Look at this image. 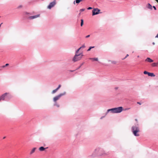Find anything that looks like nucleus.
Here are the masks:
<instances>
[{"mask_svg": "<svg viewBox=\"0 0 158 158\" xmlns=\"http://www.w3.org/2000/svg\"><path fill=\"white\" fill-rule=\"evenodd\" d=\"M108 152L101 148H97L94 150L92 154L89 156L90 158H93L96 156L104 157L107 156Z\"/></svg>", "mask_w": 158, "mask_h": 158, "instance_id": "obj_1", "label": "nucleus"}, {"mask_svg": "<svg viewBox=\"0 0 158 158\" xmlns=\"http://www.w3.org/2000/svg\"><path fill=\"white\" fill-rule=\"evenodd\" d=\"M132 132L133 134L136 136H138L139 135L138 133L140 131L139 128V127L133 126L131 128Z\"/></svg>", "mask_w": 158, "mask_h": 158, "instance_id": "obj_2", "label": "nucleus"}, {"mask_svg": "<svg viewBox=\"0 0 158 158\" xmlns=\"http://www.w3.org/2000/svg\"><path fill=\"white\" fill-rule=\"evenodd\" d=\"M123 110V107L121 106L109 109V111L112 113H119Z\"/></svg>", "mask_w": 158, "mask_h": 158, "instance_id": "obj_3", "label": "nucleus"}, {"mask_svg": "<svg viewBox=\"0 0 158 158\" xmlns=\"http://www.w3.org/2000/svg\"><path fill=\"white\" fill-rule=\"evenodd\" d=\"M83 56V55L82 53L75 54L73 58V61L74 62H76L79 60L81 59Z\"/></svg>", "mask_w": 158, "mask_h": 158, "instance_id": "obj_4", "label": "nucleus"}, {"mask_svg": "<svg viewBox=\"0 0 158 158\" xmlns=\"http://www.w3.org/2000/svg\"><path fill=\"white\" fill-rule=\"evenodd\" d=\"M66 94L65 92H64L63 93H61L59 94V95L55 96L53 98V101L54 102H56L57 100L60 99V98L62 96Z\"/></svg>", "mask_w": 158, "mask_h": 158, "instance_id": "obj_5", "label": "nucleus"}, {"mask_svg": "<svg viewBox=\"0 0 158 158\" xmlns=\"http://www.w3.org/2000/svg\"><path fill=\"white\" fill-rule=\"evenodd\" d=\"M100 10L98 8H94L92 10V15H98L100 13Z\"/></svg>", "mask_w": 158, "mask_h": 158, "instance_id": "obj_6", "label": "nucleus"}, {"mask_svg": "<svg viewBox=\"0 0 158 158\" xmlns=\"http://www.w3.org/2000/svg\"><path fill=\"white\" fill-rule=\"evenodd\" d=\"M56 4V0H54L53 2H51L48 6V8L49 9H51Z\"/></svg>", "mask_w": 158, "mask_h": 158, "instance_id": "obj_7", "label": "nucleus"}, {"mask_svg": "<svg viewBox=\"0 0 158 158\" xmlns=\"http://www.w3.org/2000/svg\"><path fill=\"white\" fill-rule=\"evenodd\" d=\"M145 61L149 63H152L153 62V60L149 57H148L145 60Z\"/></svg>", "mask_w": 158, "mask_h": 158, "instance_id": "obj_8", "label": "nucleus"}, {"mask_svg": "<svg viewBox=\"0 0 158 158\" xmlns=\"http://www.w3.org/2000/svg\"><path fill=\"white\" fill-rule=\"evenodd\" d=\"M40 16V15H36L30 16L29 17V19H34L37 17H39Z\"/></svg>", "mask_w": 158, "mask_h": 158, "instance_id": "obj_9", "label": "nucleus"}, {"mask_svg": "<svg viewBox=\"0 0 158 158\" xmlns=\"http://www.w3.org/2000/svg\"><path fill=\"white\" fill-rule=\"evenodd\" d=\"M158 62H156V63H152L151 64V66L152 67H156L158 66Z\"/></svg>", "mask_w": 158, "mask_h": 158, "instance_id": "obj_10", "label": "nucleus"}, {"mask_svg": "<svg viewBox=\"0 0 158 158\" xmlns=\"http://www.w3.org/2000/svg\"><path fill=\"white\" fill-rule=\"evenodd\" d=\"M44 148L43 147H41L39 148V150L40 151H44L45 149L47 148Z\"/></svg>", "mask_w": 158, "mask_h": 158, "instance_id": "obj_11", "label": "nucleus"}, {"mask_svg": "<svg viewBox=\"0 0 158 158\" xmlns=\"http://www.w3.org/2000/svg\"><path fill=\"white\" fill-rule=\"evenodd\" d=\"M109 109H108L107 110V112L104 115L102 116L101 118L100 119H103L105 117V116L107 115V114L109 113Z\"/></svg>", "mask_w": 158, "mask_h": 158, "instance_id": "obj_12", "label": "nucleus"}, {"mask_svg": "<svg viewBox=\"0 0 158 158\" xmlns=\"http://www.w3.org/2000/svg\"><path fill=\"white\" fill-rule=\"evenodd\" d=\"M109 109H108L107 110V112L104 115L102 116L101 118L100 119H103L105 117V116L107 115V114L109 113Z\"/></svg>", "mask_w": 158, "mask_h": 158, "instance_id": "obj_13", "label": "nucleus"}, {"mask_svg": "<svg viewBox=\"0 0 158 158\" xmlns=\"http://www.w3.org/2000/svg\"><path fill=\"white\" fill-rule=\"evenodd\" d=\"M36 149V148H33V149L31 151V152L30 153V154L31 155L33 153H34L35 152Z\"/></svg>", "mask_w": 158, "mask_h": 158, "instance_id": "obj_14", "label": "nucleus"}, {"mask_svg": "<svg viewBox=\"0 0 158 158\" xmlns=\"http://www.w3.org/2000/svg\"><path fill=\"white\" fill-rule=\"evenodd\" d=\"M90 60H92L93 61H98V58H89V59Z\"/></svg>", "mask_w": 158, "mask_h": 158, "instance_id": "obj_15", "label": "nucleus"}, {"mask_svg": "<svg viewBox=\"0 0 158 158\" xmlns=\"http://www.w3.org/2000/svg\"><path fill=\"white\" fill-rule=\"evenodd\" d=\"M148 76L151 77H155V75L153 73H149L148 74Z\"/></svg>", "mask_w": 158, "mask_h": 158, "instance_id": "obj_16", "label": "nucleus"}, {"mask_svg": "<svg viewBox=\"0 0 158 158\" xmlns=\"http://www.w3.org/2000/svg\"><path fill=\"white\" fill-rule=\"evenodd\" d=\"M147 7L149 9H150L151 10L152 9V6L149 3H148V6H147Z\"/></svg>", "mask_w": 158, "mask_h": 158, "instance_id": "obj_17", "label": "nucleus"}, {"mask_svg": "<svg viewBox=\"0 0 158 158\" xmlns=\"http://www.w3.org/2000/svg\"><path fill=\"white\" fill-rule=\"evenodd\" d=\"M80 1H79V0H75L73 2V4H75V2L77 4H79L80 2Z\"/></svg>", "mask_w": 158, "mask_h": 158, "instance_id": "obj_18", "label": "nucleus"}, {"mask_svg": "<svg viewBox=\"0 0 158 158\" xmlns=\"http://www.w3.org/2000/svg\"><path fill=\"white\" fill-rule=\"evenodd\" d=\"M81 27H82L83 25L84 21H83V19H81Z\"/></svg>", "mask_w": 158, "mask_h": 158, "instance_id": "obj_19", "label": "nucleus"}, {"mask_svg": "<svg viewBox=\"0 0 158 158\" xmlns=\"http://www.w3.org/2000/svg\"><path fill=\"white\" fill-rule=\"evenodd\" d=\"M94 48V46H90L89 48V49L87 50V51H90L92 48Z\"/></svg>", "mask_w": 158, "mask_h": 158, "instance_id": "obj_20", "label": "nucleus"}, {"mask_svg": "<svg viewBox=\"0 0 158 158\" xmlns=\"http://www.w3.org/2000/svg\"><path fill=\"white\" fill-rule=\"evenodd\" d=\"M9 65L8 64H6L5 65H3L1 67H0L1 68H4L5 67Z\"/></svg>", "mask_w": 158, "mask_h": 158, "instance_id": "obj_21", "label": "nucleus"}, {"mask_svg": "<svg viewBox=\"0 0 158 158\" xmlns=\"http://www.w3.org/2000/svg\"><path fill=\"white\" fill-rule=\"evenodd\" d=\"M84 62H83V63L81 64L80 66L76 69V70L78 69H80L81 67L84 64Z\"/></svg>", "mask_w": 158, "mask_h": 158, "instance_id": "obj_22", "label": "nucleus"}, {"mask_svg": "<svg viewBox=\"0 0 158 158\" xmlns=\"http://www.w3.org/2000/svg\"><path fill=\"white\" fill-rule=\"evenodd\" d=\"M58 90L56 89L53 90L52 91V94H54Z\"/></svg>", "mask_w": 158, "mask_h": 158, "instance_id": "obj_23", "label": "nucleus"}, {"mask_svg": "<svg viewBox=\"0 0 158 158\" xmlns=\"http://www.w3.org/2000/svg\"><path fill=\"white\" fill-rule=\"evenodd\" d=\"M55 102V103L54 104V106H57V107H59V105L57 104V103H56V102Z\"/></svg>", "mask_w": 158, "mask_h": 158, "instance_id": "obj_24", "label": "nucleus"}, {"mask_svg": "<svg viewBox=\"0 0 158 158\" xmlns=\"http://www.w3.org/2000/svg\"><path fill=\"white\" fill-rule=\"evenodd\" d=\"M81 49V48H79L76 52L75 54H78V52L79 51V50Z\"/></svg>", "mask_w": 158, "mask_h": 158, "instance_id": "obj_25", "label": "nucleus"}, {"mask_svg": "<svg viewBox=\"0 0 158 158\" xmlns=\"http://www.w3.org/2000/svg\"><path fill=\"white\" fill-rule=\"evenodd\" d=\"M149 72H148L147 71H144L143 72V73L144 74H148H148H149Z\"/></svg>", "mask_w": 158, "mask_h": 158, "instance_id": "obj_26", "label": "nucleus"}, {"mask_svg": "<svg viewBox=\"0 0 158 158\" xmlns=\"http://www.w3.org/2000/svg\"><path fill=\"white\" fill-rule=\"evenodd\" d=\"M85 45L84 44H83L82 45V46H81V47H80V48H81H81H85Z\"/></svg>", "mask_w": 158, "mask_h": 158, "instance_id": "obj_27", "label": "nucleus"}, {"mask_svg": "<svg viewBox=\"0 0 158 158\" xmlns=\"http://www.w3.org/2000/svg\"><path fill=\"white\" fill-rule=\"evenodd\" d=\"M85 10V9L83 8V9H81L80 10V11L81 12L84 11Z\"/></svg>", "mask_w": 158, "mask_h": 158, "instance_id": "obj_28", "label": "nucleus"}, {"mask_svg": "<svg viewBox=\"0 0 158 158\" xmlns=\"http://www.w3.org/2000/svg\"><path fill=\"white\" fill-rule=\"evenodd\" d=\"M61 85H59L58 86V87L56 88V89L58 90L61 87Z\"/></svg>", "mask_w": 158, "mask_h": 158, "instance_id": "obj_29", "label": "nucleus"}, {"mask_svg": "<svg viewBox=\"0 0 158 158\" xmlns=\"http://www.w3.org/2000/svg\"><path fill=\"white\" fill-rule=\"evenodd\" d=\"M87 9L88 10H91L92 9V8L91 7H88Z\"/></svg>", "mask_w": 158, "mask_h": 158, "instance_id": "obj_30", "label": "nucleus"}, {"mask_svg": "<svg viewBox=\"0 0 158 158\" xmlns=\"http://www.w3.org/2000/svg\"><path fill=\"white\" fill-rule=\"evenodd\" d=\"M128 56H129V55H128V54H127L126 55V57H125L123 59H123V60H124V59H125V58H126Z\"/></svg>", "mask_w": 158, "mask_h": 158, "instance_id": "obj_31", "label": "nucleus"}, {"mask_svg": "<svg viewBox=\"0 0 158 158\" xmlns=\"http://www.w3.org/2000/svg\"><path fill=\"white\" fill-rule=\"evenodd\" d=\"M22 7V6L21 5H20L19 6H18V7L17 8L19 9V8Z\"/></svg>", "mask_w": 158, "mask_h": 158, "instance_id": "obj_32", "label": "nucleus"}, {"mask_svg": "<svg viewBox=\"0 0 158 158\" xmlns=\"http://www.w3.org/2000/svg\"><path fill=\"white\" fill-rule=\"evenodd\" d=\"M90 35H88L85 36L86 38H88L90 37Z\"/></svg>", "mask_w": 158, "mask_h": 158, "instance_id": "obj_33", "label": "nucleus"}, {"mask_svg": "<svg viewBox=\"0 0 158 158\" xmlns=\"http://www.w3.org/2000/svg\"><path fill=\"white\" fill-rule=\"evenodd\" d=\"M153 7L154 8V9L155 10H156V8L155 6H153Z\"/></svg>", "mask_w": 158, "mask_h": 158, "instance_id": "obj_34", "label": "nucleus"}, {"mask_svg": "<svg viewBox=\"0 0 158 158\" xmlns=\"http://www.w3.org/2000/svg\"><path fill=\"white\" fill-rule=\"evenodd\" d=\"M75 70H69V71L70 72H73Z\"/></svg>", "mask_w": 158, "mask_h": 158, "instance_id": "obj_35", "label": "nucleus"}, {"mask_svg": "<svg viewBox=\"0 0 158 158\" xmlns=\"http://www.w3.org/2000/svg\"><path fill=\"white\" fill-rule=\"evenodd\" d=\"M156 38H158V33L157 35L155 37Z\"/></svg>", "mask_w": 158, "mask_h": 158, "instance_id": "obj_36", "label": "nucleus"}, {"mask_svg": "<svg viewBox=\"0 0 158 158\" xmlns=\"http://www.w3.org/2000/svg\"><path fill=\"white\" fill-rule=\"evenodd\" d=\"M137 103L138 104H139V105H141V104L140 102H137Z\"/></svg>", "mask_w": 158, "mask_h": 158, "instance_id": "obj_37", "label": "nucleus"}, {"mask_svg": "<svg viewBox=\"0 0 158 158\" xmlns=\"http://www.w3.org/2000/svg\"><path fill=\"white\" fill-rule=\"evenodd\" d=\"M25 14H27V15H28V14H29V13H27V12H25Z\"/></svg>", "mask_w": 158, "mask_h": 158, "instance_id": "obj_38", "label": "nucleus"}, {"mask_svg": "<svg viewBox=\"0 0 158 158\" xmlns=\"http://www.w3.org/2000/svg\"><path fill=\"white\" fill-rule=\"evenodd\" d=\"M135 121H136L137 122L138 121V120H137V119H135Z\"/></svg>", "mask_w": 158, "mask_h": 158, "instance_id": "obj_39", "label": "nucleus"}, {"mask_svg": "<svg viewBox=\"0 0 158 158\" xmlns=\"http://www.w3.org/2000/svg\"><path fill=\"white\" fill-rule=\"evenodd\" d=\"M152 44H153V45H155V43H154V42H153V43H152Z\"/></svg>", "mask_w": 158, "mask_h": 158, "instance_id": "obj_40", "label": "nucleus"}, {"mask_svg": "<svg viewBox=\"0 0 158 158\" xmlns=\"http://www.w3.org/2000/svg\"><path fill=\"white\" fill-rule=\"evenodd\" d=\"M5 138H6V137L5 136V137H3V139H5Z\"/></svg>", "mask_w": 158, "mask_h": 158, "instance_id": "obj_41", "label": "nucleus"}, {"mask_svg": "<svg viewBox=\"0 0 158 158\" xmlns=\"http://www.w3.org/2000/svg\"><path fill=\"white\" fill-rule=\"evenodd\" d=\"M158 3V0H155Z\"/></svg>", "mask_w": 158, "mask_h": 158, "instance_id": "obj_42", "label": "nucleus"}, {"mask_svg": "<svg viewBox=\"0 0 158 158\" xmlns=\"http://www.w3.org/2000/svg\"><path fill=\"white\" fill-rule=\"evenodd\" d=\"M82 1H83V0H79V1H80V2H81Z\"/></svg>", "mask_w": 158, "mask_h": 158, "instance_id": "obj_43", "label": "nucleus"}, {"mask_svg": "<svg viewBox=\"0 0 158 158\" xmlns=\"http://www.w3.org/2000/svg\"><path fill=\"white\" fill-rule=\"evenodd\" d=\"M2 23H1L0 24V27H1V24H2Z\"/></svg>", "mask_w": 158, "mask_h": 158, "instance_id": "obj_44", "label": "nucleus"}, {"mask_svg": "<svg viewBox=\"0 0 158 158\" xmlns=\"http://www.w3.org/2000/svg\"><path fill=\"white\" fill-rule=\"evenodd\" d=\"M2 70L1 69H0V70Z\"/></svg>", "mask_w": 158, "mask_h": 158, "instance_id": "obj_45", "label": "nucleus"}, {"mask_svg": "<svg viewBox=\"0 0 158 158\" xmlns=\"http://www.w3.org/2000/svg\"><path fill=\"white\" fill-rule=\"evenodd\" d=\"M139 57V56H138V57Z\"/></svg>", "mask_w": 158, "mask_h": 158, "instance_id": "obj_46", "label": "nucleus"}, {"mask_svg": "<svg viewBox=\"0 0 158 158\" xmlns=\"http://www.w3.org/2000/svg\"><path fill=\"white\" fill-rule=\"evenodd\" d=\"M80 14H81V13H80L79 14V15H80Z\"/></svg>", "mask_w": 158, "mask_h": 158, "instance_id": "obj_47", "label": "nucleus"}]
</instances>
